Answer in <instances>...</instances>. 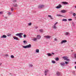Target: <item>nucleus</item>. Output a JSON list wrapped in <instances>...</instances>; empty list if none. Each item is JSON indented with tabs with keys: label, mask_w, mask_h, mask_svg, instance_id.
I'll return each mask as SVG.
<instances>
[{
	"label": "nucleus",
	"mask_w": 76,
	"mask_h": 76,
	"mask_svg": "<svg viewBox=\"0 0 76 76\" xmlns=\"http://www.w3.org/2000/svg\"><path fill=\"white\" fill-rule=\"evenodd\" d=\"M23 47L24 48H31V45L29 44V45H28L26 46H23Z\"/></svg>",
	"instance_id": "obj_1"
},
{
	"label": "nucleus",
	"mask_w": 76,
	"mask_h": 76,
	"mask_svg": "<svg viewBox=\"0 0 76 76\" xmlns=\"http://www.w3.org/2000/svg\"><path fill=\"white\" fill-rule=\"evenodd\" d=\"M63 58L64 60H66L67 61H70V59H68V57L66 56H64L62 57Z\"/></svg>",
	"instance_id": "obj_2"
},
{
	"label": "nucleus",
	"mask_w": 76,
	"mask_h": 76,
	"mask_svg": "<svg viewBox=\"0 0 76 76\" xmlns=\"http://www.w3.org/2000/svg\"><path fill=\"white\" fill-rule=\"evenodd\" d=\"M49 70L48 69H46L45 71V76H47Z\"/></svg>",
	"instance_id": "obj_3"
},
{
	"label": "nucleus",
	"mask_w": 76,
	"mask_h": 76,
	"mask_svg": "<svg viewBox=\"0 0 76 76\" xmlns=\"http://www.w3.org/2000/svg\"><path fill=\"white\" fill-rule=\"evenodd\" d=\"M44 6H45L44 5H39L38 6V8L39 9H42V8H43Z\"/></svg>",
	"instance_id": "obj_4"
},
{
	"label": "nucleus",
	"mask_w": 76,
	"mask_h": 76,
	"mask_svg": "<svg viewBox=\"0 0 76 76\" xmlns=\"http://www.w3.org/2000/svg\"><path fill=\"white\" fill-rule=\"evenodd\" d=\"M57 23H58V22H57L56 23H55L54 24V25H53V29H57V27H56V24H57Z\"/></svg>",
	"instance_id": "obj_5"
},
{
	"label": "nucleus",
	"mask_w": 76,
	"mask_h": 76,
	"mask_svg": "<svg viewBox=\"0 0 76 76\" xmlns=\"http://www.w3.org/2000/svg\"><path fill=\"white\" fill-rule=\"evenodd\" d=\"M66 42H67V40H62L61 41V44H63V43H66Z\"/></svg>",
	"instance_id": "obj_6"
},
{
	"label": "nucleus",
	"mask_w": 76,
	"mask_h": 76,
	"mask_svg": "<svg viewBox=\"0 0 76 76\" xmlns=\"http://www.w3.org/2000/svg\"><path fill=\"white\" fill-rule=\"evenodd\" d=\"M61 7H62V6H61V5L59 4L58 6L56 7V9H60V8H61Z\"/></svg>",
	"instance_id": "obj_7"
},
{
	"label": "nucleus",
	"mask_w": 76,
	"mask_h": 76,
	"mask_svg": "<svg viewBox=\"0 0 76 76\" xmlns=\"http://www.w3.org/2000/svg\"><path fill=\"white\" fill-rule=\"evenodd\" d=\"M45 38L46 39H49L51 38V36H44Z\"/></svg>",
	"instance_id": "obj_8"
},
{
	"label": "nucleus",
	"mask_w": 76,
	"mask_h": 76,
	"mask_svg": "<svg viewBox=\"0 0 76 76\" xmlns=\"http://www.w3.org/2000/svg\"><path fill=\"white\" fill-rule=\"evenodd\" d=\"M67 12V10H61V13H66Z\"/></svg>",
	"instance_id": "obj_9"
},
{
	"label": "nucleus",
	"mask_w": 76,
	"mask_h": 76,
	"mask_svg": "<svg viewBox=\"0 0 76 76\" xmlns=\"http://www.w3.org/2000/svg\"><path fill=\"white\" fill-rule=\"evenodd\" d=\"M60 75H61V73L59 72H56L57 76H60Z\"/></svg>",
	"instance_id": "obj_10"
},
{
	"label": "nucleus",
	"mask_w": 76,
	"mask_h": 76,
	"mask_svg": "<svg viewBox=\"0 0 76 76\" xmlns=\"http://www.w3.org/2000/svg\"><path fill=\"white\" fill-rule=\"evenodd\" d=\"M65 35H70V34L69 32H66L65 34Z\"/></svg>",
	"instance_id": "obj_11"
},
{
	"label": "nucleus",
	"mask_w": 76,
	"mask_h": 76,
	"mask_svg": "<svg viewBox=\"0 0 76 76\" xmlns=\"http://www.w3.org/2000/svg\"><path fill=\"white\" fill-rule=\"evenodd\" d=\"M13 38H14V39H16V40H19V39L18 38V37H14Z\"/></svg>",
	"instance_id": "obj_12"
},
{
	"label": "nucleus",
	"mask_w": 76,
	"mask_h": 76,
	"mask_svg": "<svg viewBox=\"0 0 76 76\" xmlns=\"http://www.w3.org/2000/svg\"><path fill=\"white\" fill-rule=\"evenodd\" d=\"M6 37H7V36L5 35H3V36H1V38H6Z\"/></svg>",
	"instance_id": "obj_13"
},
{
	"label": "nucleus",
	"mask_w": 76,
	"mask_h": 76,
	"mask_svg": "<svg viewBox=\"0 0 76 76\" xmlns=\"http://www.w3.org/2000/svg\"><path fill=\"white\" fill-rule=\"evenodd\" d=\"M20 35H23V33H18L16 34L15 35L16 36H19Z\"/></svg>",
	"instance_id": "obj_14"
},
{
	"label": "nucleus",
	"mask_w": 76,
	"mask_h": 76,
	"mask_svg": "<svg viewBox=\"0 0 76 76\" xmlns=\"http://www.w3.org/2000/svg\"><path fill=\"white\" fill-rule=\"evenodd\" d=\"M37 38L38 39H39L41 38V36L40 35H38L37 37Z\"/></svg>",
	"instance_id": "obj_15"
},
{
	"label": "nucleus",
	"mask_w": 76,
	"mask_h": 76,
	"mask_svg": "<svg viewBox=\"0 0 76 76\" xmlns=\"http://www.w3.org/2000/svg\"><path fill=\"white\" fill-rule=\"evenodd\" d=\"M62 4H67L68 3L67 2H62Z\"/></svg>",
	"instance_id": "obj_16"
},
{
	"label": "nucleus",
	"mask_w": 76,
	"mask_h": 76,
	"mask_svg": "<svg viewBox=\"0 0 76 76\" xmlns=\"http://www.w3.org/2000/svg\"><path fill=\"white\" fill-rule=\"evenodd\" d=\"M60 64L62 66H64V63H60Z\"/></svg>",
	"instance_id": "obj_17"
},
{
	"label": "nucleus",
	"mask_w": 76,
	"mask_h": 76,
	"mask_svg": "<svg viewBox=\"0 0 76 76\" xmlns=\"http://www.w3.org/2000/svg\"><path fill=\"white\" fill-rule=\"evenodd\" d=\"M48 17H49V18H50V19H53V18L52 17H51V15H48Z\"/></svg>",
	"instance_id": "obj_18"
},
{
	"label": "nucleus",
	"mask_w": 76,
	"mask_h": 76,
	"mask_svg": "<svg viewBox=\"0 0 76 76\" xmlns=\"http://www.w3.org/2000/svg\"><path fill=\"white\" fill-rule=\"evenodd\" d=\"M13 6H14V7H18V4H14Z\"/></svg>",
	"instance_id": "obj_19"
},
{
	"label": "nucleus",
	"mask_w": 76,
	"mask_h": 76,
	"mask_svg": "<svg viewBox=\"0 0 76 76\" xmlns=\"http://www.w3.org/2000/svg\"><path fill=\"white\" fill-rule=\"evenodd\" d=\"M48 55V56H52V55L50 53H48L47 54Z\"/></svg>",
	"instance_id": "obj_20"
},
{
	"label": "nucleus",
	"mask_w": 76,
	"mask_h": 76,
	"mask_svg": "<svg viewBox=\"0 0 76 76\" xmlns=\"http://www.w3.org/2000/svg\"><path fill=\"white\" fill-rule=\"evenodd\" d=\"M57 16H58V17H63V15H58V14H57Z\"/></svg>",
	"instance_id": "obj_21"
},
{
	"label": "nucleus",
	"mask_w": 76,
	"mask_h": 76,
	"mask_svg": "<svg viewBox=\"0 0 76 76\" xmlns=\"http://www.w3.org/2000/svg\"><path fill=\"white\" fill-rule=\"evenodd\" d=\"M37 38H33V41H37Z\"/></svg>",
	"instance_id": "obj_22"
},
{
	"label": "nucleus",
	"mask_w": 76,
	"mask_h": 76,
	"mask_svg": "<svg viewBox=\"0 0 76 76\" xmlns=\"http://www.w3.org/2000/svg\"><path fill=\"white\" fill-rule=\"evenodd\" d=\"M39 31H40V32H43V30H42V29H39Z\"/></svg>",
	"instance_id": "obj_23"
},
{
	"label": "nucleus",
	"mask_w": 76,
	"mask_h": 76,
	"mask_svg": "<svg viewBox=\"0 0 76 76\" xmlns=\"http://www.w3.org/2000/svg\"><path fill=\"white\" fill-rule=\"evenodd\" d=\"M36 53H39V49H37L36 50Z\"/></svg>",
	"instance_id": "obj_24"
},
{
	"label": "nucleus",
	"mask_w": 76,
	"mask_h": 76,
	"mask_svg": "<svg viewBox=\"0 0 76 76\" xmlns=\"http://www.w3.org/2000/svg\"><path fill=\"white\" fill-rule=\"evenodd\" d=\"M62 21H64V22L67 21V19H63L62 20Z\"/></svg>",
	"instance_id": "obj_25"
},
{
	"label": "nucleus",
	"mask_w": 76,
	"mask_h": 76,
	"mask_svg": "<svg viewBox=\"0 0 76 76\" xmlns=\"http://www.w3.org/2000/svg\"><path fill=\"white\" fill-rule=\"evenodd\" d=\"M56 61H58V60H59V59H58V58H56Z\"/></svg>",
	"instance_id": "obj_26"
},
{
	"label": "nucleus",
	"mask_w": 76,
	"mask_h": 76,
	"mask_svg": "<svg viewBox=\"0 0 76 76\" xmlns=\"http://www.w3.org/2000/svg\"><path fill=\"white\" fill-rule=\"evenodd\" d=\"M52 63H56V61H52Z\"/></svg>",
	"instance_id": "obj_27"
},
{
	"label": "nucleus",
	"mask_w": 76,
	"mask_h": 76,
	"mask_svg": "<svg viewBox=\"0 0 76 76\" xmlns=\"http://www.w3.org/2000/svg\"><path fill=\"white\" fill-rule=\"evenodd\" d=\"M28 26H31V25H32V23H28Z\"/></svg>",
	"instance_id": "obj_28"
},
{
	"label": "nucleus",
	"mask_w": 76,
	"mask_h": 76,
	"mask_svg": "<svg viewBox=\"0 0 76 76\" xmlns=\"http://www.w3.org/2000/svg\"><path fill=\"white\" fill-rule=\"evenodd\" d=\"M74 56L75 58H76V53H75L74 54Z\"/></svg>",
	"instance_id": "obj_29"
},
{
	"label": "nucleus",
	"mask_w": 76,
	"mask_h": 76,
	"mask_svg": "<svg viewBox=\"0 0 76 76\" xmlns=\"http://www.w3.org/2000/svg\"><path fill=\"white\" fill-rule=\"evenodd\" d=\"M26 35L25 34H24L23 35V37L24 38H26Z\"/></svg>",
	"instance_id": "obj_30"
},
{
	"label": "nucleus",
	"mask_w": 76,
	"mask_h": 76,
	"mask_svg": "<svg viewBox=\"0 0 76 76\" xmlns=\"http://www.w3.org/2000/svg\"><path fill=\"white\" fill-rule=\"evenodd\" d=\"M5 56H6V57H8L9 56V55L7 54H6L5 55Z\"/></svg>",
	"instance_id": "obj_31"
},
{
	"label": "nucleus",
	"mask_w": 76,
	"mask_h": 76,
	"mask_svg": "<svg viewBox=\"0 0 76 76\" xmlns=\"http://www.w3.org/2000/svg\"><path fill=\"white\" fill-rule=\"evenodd\" d=\"M11 58H14V56H13V55H11Z\"/></svg>",
	"instance_id": "obj_32"
},
{
	"label": "nucleus",
	"mask_w": 76,
	"mask_h": 76,
	"mask_svg": "<svg viewBox=\"0 0 76 76\" xmlns=\"http://www.w3.org/2000/svg\"><path fill=\"white\" fill-rule=\"evenodd\" d=\"M68 20L69 21H72V19H68Z\"/></svg>",
	"instance_id": "obj_33"
},
{
	"label": "nucleus",
	"mask_w": 76,
	"mask_h": 76,
	"mask_svg": "<svg viewBox=\"0 0 76 76\" xmlns=\"http://www.w3.org/2000/svg\"><path fill=\"white\" fill-rule=\"evenodd\" d=\"M3 11H1L0 12V14H3Z\"/></svg>",
	"instance_id": "obj_34"
},
{
	"label": "nucleus",
	"mask_w": 76,
	"mask_h": 76,
	"mask_svg": "<svg viewBox=\"0 0 76 76\" xmlns=\"http://www.w3.org/2000/svg\"><path fill=\"white\" fill-rule=\"evenodd\" d=\"M73 16H76V13H73Z\"/></svg>",
	"instance_id": "obj_35"
},
{
	"label": "nucleus",
	"mask_w": 76,
	"mask_h": 76,
	"mask_svg": "<svg viewBox=\"0 0 76 76\" xmlns=\"http://www.w3.org/2000/svg\"><path fill=\"white\" fill-rule=\"evenodd\" d=\"M29 66L30 67H32V66H33V65L32 64H30L29 65Z\"/></svg>",
	"instance_id": "obj_36"
},
{
	"label": "nucleus",
	"mask_w": 76,
	"mask_h": 76,
	"mask_svg": "<svg viewBox=\"0 0 76 76\" xmlns=\"http://www.w3.org/2000/svg\"><path fill=\"white\" fill-rule=\"evenodd\" d=\"M23 42L24 43V44H26V41H23Z\"/></svg>",
	"instance_id": "obj_37"
},
{
	"label": "nucleus",
	"mask_w": 76,
	"mask_h": 76,
	"mask_svg": "<svg viewBox=\"0 0 76 76\" xmlns=\"http://www.w3.org/2000/svg\"><path fill=\"white\" fill-rule=\"evenodd\" d=\"M21 35H19V37H20V38H22V36H21Z\"/></svg>",
	"instance_id": "obj_38"
},
{
	"label": "nucleus",
	"mask_w": 76,
	"mask_h": 76,
	"mask_svg": "<svg viewBox=\"0 0 76 76\" xmlns=\"http://www.w3.org/2000/svg\"><path fill=\"white\" fill-rule=\"evenodd\" d=\"M11 11H13V8H11Z\"/></svg>",
	"instance_id": "obj_39"
},
{
	"label": "nucleus",
	"mask_w": 76,
	"mask_h": 76,
	"mask_svg": "<svg viewBox=\"0 0 76 76\" xmlns=\"http://www.w3.org/2000/svg\"><path fill=\"white\" fill-rule=\"evenodd\" d=\"M11 35V34H8L7 35V36L8 37H9Z\"/></svg>",
	"instance_id": "obj_40"
},
{
	"label": "nucleus",
	"mask_w": 76,
	"mask_h": 76,
	"mask_svg": "<svg viewBox=\"0 0 76 76\" xmlns=\"http://www.w3.org/2000/svg\"><path fill=\"white\" fill-rule=\"evenodd\" d=\"M8 15H11V12H8Z\"/></svg>",
	"instance_id": "obj_41"
},
{
	"label": "nucleus",
	"mask_w": 76,
	"mask_h": 76,
	"mask_svg": "<svg viewBox=\"0 0 76 76\" xmlns=\"http://www.w3.org/2000/svg\"><path fill=\"white\" fill-rule=\"evenodd\" d=\"M65 63L66 64H68V63H69V62H66V61H65Z\"/></svg>",
	"instance_id": "obj_42"
},
{
	"label": "nucleus",
	"mask_w": 76,
	"mask_h": 76,
	"mask_svg": "<svg viewBox=\"0 0 76 76\" xmlns=\"http://www.w3.org/2000/svg\"><path fill=\"white\" fill-rule=\"evenodd\" d=\"M54 41H57V39H56V38H55L54 39Z\"/></svg>",
	"instance_id": "obj_43"
},
{
	"label": "nucleus",
	"mask_w": 76,
	"mask_h": 76,
	"mask_svg": "<svg viewBox=\"0 0 76 76\" xmlns=\"http://www.w3.org/2000/svg\"><path fill=\"white\" fill-rule=\"evenodd\" d=\"M38 27H35V28H36V29H37V28H38Z\"/></svg>",
	"instance_id": "obj_44"
},
{
	"label": "nucleus",
	"mask_w": 76,
	"mask_h": 76,
	"mask_svg": "<svg viewBox=\"0 0 76 76\" xmlns=\"http://www.w3.org/2000/svg\"><path fill=\"white\" fill-rule=\"evenodd\" d=\"M1 63L0 64V66H1Z\"/></svg>",
	"instance_id": "obj_45"
},
{
	"label": "nucleus",
	"mask_w": 76,
	"mask_h": 76,
	"mask_svg": "<svg viewBox=\"0 0 76 76\" xmlns=\"http://www.w3.org/2000/svg\"><path fill=\"white\" fill-rule=\"evenodd\" d=\"M14 1H16V0H14Z\"/></svg>",
	"instance_id": "obj_46"
},
{
	"label": "nucleus",
	"mask_w": 76,
	"mask_h": 76,
	"mask_svg": "<svg viewBox=\"0 0 76 76\" xmlns=\"http://www.w3.org/2000/svg\"><path fill=\"white\" fill-rule=\"evenodd\" d=\"M52 54H53V55L54 54V53H52Z\"/></svg>",
	"instance_id": "obj_47"
},
{
	"label": "nucleus",
	"mask_w": 76,
	"mask_h": 76,
	"mask_svg": "<svg viewBox=\"0 0 76 76\" xmlns=\"http://www.w3.org/2000/svg\"><path fill=\"white\" fill-rule=\"evenodd\" d=\"M75 69H76V66H75Z\"/></svg>",
	"instance_id": "obj_48"
},
{
	"label": "nucleus",
	"mask_w": 76,
	"mask_h": 76,
	"mask_svg": "<svg viewBox=\"0 0 76 76\" xmlns=\"http://www.w3.org/2000/svg\"><path fill=\"white\" fill-rule=\"evenodd\" d=\"M75 8H76V6H75Z\"/></svg>",
	"instance_id": "obj_49"
},
{
	"label": "nucleus",
	"mask_w": 76,
	"mask_h": 76,
	"mask_svg": "<svg viewBox=\"0 0 76 76\" xmlns=\"http://www.w3.org/2000/svg\"><path fill=\"white\" fill-rule=\"evenodd\" d=\"M75 64H76V62H75Z\"/></svg>",
	"instance_id": "obj_50"
},
{
	"label": "nucleus",
	"mask_w": 76,
	"mask_h": 76,
	"mask_svg": "<svg viewBox=\"0 0 76 76\" xmlns=\"http://www.w3.org/2000/svg\"><path fill=\"white\" fill-rule=\"evenodd\" d=\"M76 47V46H75Z\"/></svg>",
	"instance_id": "obj_51"
}]
</instances>
